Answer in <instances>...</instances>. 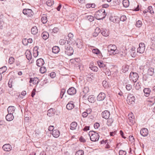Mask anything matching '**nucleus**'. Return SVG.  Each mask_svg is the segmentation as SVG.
<instances>
[{
	"label": "nucleus",
	"instance_id": "11",
	"mask_svg": "<svg viewBox=\"0 0 155 155\" xmlns=\"http://www.w3.org/2000/svg\"><path fill=\"white\" fill-rule=\"evenodd\" d=\"M134 117L132 113L128 115V119L129 120L130 125H133L135 122L134 119Z\"/></svg>",
	"mask_w": 155,
	"mask_h": 155
},
{
	"label": "nucleus",
	"instance_id": "29",
	"mask_svg": "<svg viewBox=\"0 0 155 155\" xmlns=\"http://www.w3.org/2000/svg\"><path fill=\"white\" fill-rule=\"evenodd\" d=\"M38 29L36 26L33 27L31 30V33L34 35H36L38 33Z\"/></svg>",
	"mask_w": 155,
	"mask_h": 155
},
{
	"label": "nucleus",
	"instance_id": "35",
	"mask_svg": "<svg viewBox=\"0 0 155 155\" xmlns=\"http://www.w3.org/2000/svg\"><path fill=\"white\" fill-rule=\"evenodd\" d=\"M147 73L150 76L153 75L154 73V69L152 68H149L147 71Z\"/></svg>",
	"mask_w": 155,
	"mask_h": 155
},
{
	"label": "nucleus",
	"instance_id": "6",
	"mask_svg": "<svg viewBox=\"0 0 155 155\" xmlns=\"http://www.w3.org/2000/svg\"><path fill=\"white\" fill-rule=\"evenodd\" d=\"M23 13L27 16L31 17L33 15V12L31 9H24L22 11Z\"/></svg>",
	"mask_w": 155,
	"mask_h": 155
},
{
	"label": "nucleus",
	"instance_id": "31",
	"mask_svg": "<svg viewBox=\"0 0 155 155\" xmlns=\"http://www.w3.org/2000/svg\"><path fill=\"white\" fill-rule=\"evenodd\" d=\"M26 56L28 60H31L32 58L31 53L29 51H27L25 53Z\"/></svg>",
	"mask_w": 155,
	"mask_h": 155
},
{
	"label": "nucleus",
	"instance_id": "9",
	"mask_svg": "<svg viewBox=\"0 0 155 155\" xmlns=\"http://www.w3.org/2000/svg\"><path fill=\"white\" fill-rule=\"evenodd\" d=\"M110 115V112L107 110H105L101 113L102 117L106 119H108Z\"/></svg>",
	"mask_w": 155,
	"mask_h": 155
},
{
	"label": "nucleus",
	"instance_id": "12",
	"mask_svg": "<svg viewBox=\"0 0 155 155\" xmlns=\"http://www.w3.org/2000/svg\"><path fill=\"white\" fill-rule=\"evenodd\" d=\"M140 134L143 137H145L148 134V131L147 129L143 128L140 130Z\"/></svg>",
	"mask_w": 155,
	"mask_h": 155
},
{
	"label": "nucleus",
	"instance_id": "10",
	"mask_svg": "<svg viewBox=\"0 0 155 155\" xmlns=\"http://www.w3.org/2000/svg\"><path fill=\"white\" fill-rule=\"evenodd\" d=\"M106 97V94L104 93H100L97 97V100L99 101H102L104 100Z\"/></svg>",
	"mask_w": 155,
	"mask_h": 155
},
{
	"label": "nucleus",
	"instance_id": "57",
	"mask_svg": "<svg viewBox=\"0 0 155 155\" xmlns=\"http://www.w3.org/2000/svg\"><path fill=\"white\" fill-rule=\"evenodd\" d=\"M22 43L24 45H27L28 43L27 39L26 38L24 39L22 41Z\"/></svg>",
	"mask_w": 155,
	"mask_h": 155
},
{
	"label": "nucleus",
	"instance_id": "53",
	"mask_svg": "<svg viewBox=\"0 0 155 155\" xmlns=\"http://www.w3.org/2000/svg\"><path fill=\"white\" fill-rule=\"evenodd\" d=\"M73 34L71 33H70L69 34H68V36L69 38V40H70V41H72V40L73 39Z\"/></svg>",
	"mask_w": 155,
	"mask_h": 155
},
{
	"label": "nucleus",
	"instance_id": "26",
	"mask_svg": "<svg viewBox=\"0 0 155 155\" xmlns=\"http://www.w3.org/2000/svg\"><path fill=\"white\" fill-rule=\"evenodd\" d=\"M77 125V124L76 122H72L70 124V129L72 130L76 129Z\"/></svg>",
	"mask_w": 155,
	"mask_h": 155
},
{
	"label": "nucleus",
	"instance_id": "13",
	"mask_svg": "<svg viewBox=\"0 0 155 155\" xmlns=\"http://www.w3.org/2000/svg\"><path fill=\"white\" fill-rule=\"evenodd\" d=\"M76 90L73 87H71L69 88L68 91L67 93L70 95H73L76 94Z\"/></svg>",
	"mask_w": 155,
	"mask_h": 155
},
{
	"label": "nucleus",
	"instance_id": "30",
	"mask_svg": "<svg viewBox=\"0 0 155 155\" xmlns=\"http://www.w3.org/2000/svg\"><path fill=\"white\" fill-rule=\"evenodd\" d=\"M101 33L102 35L105 37L108 36L109 35L108 31L106 29H103L101 30Z\"/></svg>",
	"mask_w": 155,
	"mask_h": 155
},
{
	"label": "nucleus",
	"instance_id": "58",
	"mask_svg": "<svg viewBox=\"0 0 155 155\" xmlns=\"http://www.w3.org/2000/svg\"><path fill=\"white\" fill-rule=\"evenodd\" d=\"M126 89L130 91L132 89V86L130 84H127L126 86Z\"/></svg>",
	"mask_w": 155,
	"mask_h": 155
},
{
	"label": "nucleus",
	"instance_id": "51",
	"mask_svg": "<svg viewBox=\"0 0 155 155\" xmlns=\"http://www.w3.org/2000/svg\"><path fill=\"white\" fill-rule=\"evenodd\" d=\"M142 24V22L140 20H138L137 22L136 23V26L138 28H140V27Z\"/></svg>",
	"mask_w": 155,
	"mask_h": 155
},
{
	"label": "nucleus",
	"instance_id": "24",
	"mask_svg": "<svg viewBox=\"0 0 155 155\" xmlns=\"http://www.w3.org/2000/svg\"><path fill=\"white\" fill-rule=\"evenodd\" d=\"M15 108L13 106H9L8 109L7 111L8 113L12 114L15 111Z\"/></svg>",
	"mask_w": 155,
	"mask_h": 155
},
{
	"label": "nucleus",
	"instance_id": "45",
	"mask_svg": "<svg viewBox=\"0 0 155 155\" xmlns=\"http://www.w3.org/2000/svg\"><path fill=\"white\" fill-rule=\"evenodd\" d=\"M65 90L64 89L62 88L61 89L60 96L61 98H62L63 97L64 94L65 93Z\"/></svg>",
	"mask_w": 155,
	"mask_h": 155
},
{
	"label": "nucleus",
	"instance_id": "42",
	"mask_svg": "<svg viewBox=\"0 0 155 155\" xmlns=\"http://www.w3.org/2000/svg\"><path fill=\"white\" fill-rule=\"evenodd\" d=\"M113 5H119L121 2V0H113Z\"/></svg>",
	"mask_w": 155,
	"mask_h": 155
},
{
	"label": "nucleus",
	"instance_id": "50",
	"mask_svg": "<svg viewBox=\"0 0 155 155\" xmlns=\"http://www.w3.org/2000/svg\"><path fill=\"white\" fill-rule=\"evenodd\" d=\"M109 20L111 21L114 22H116V16H111L109 18Z\"/></svg>",
	"mask_w": 155,
	"mask_h": 155
},
{
	"label": "nucleus",
	"instance_id": "32",
	"mask_svg": "<svg viewBox=\"0 0 155 155\" xmlns=\"http://www.w3.org/2000/svg\"><path fill=\"white\" fill-rule=\"evenodd\" d=\"M129 68V66L127 65H124L122 67V69L121 70L123 73H125L128 71Z\"/></svg>",
	"mask_w": 155,
	"mask_h": 155
},
{
	"label": "nucleus",
	"instance_id": "47",
	"mask_svg": "<svg viewBox=\"0 0 155 155\" xmlns=\"http://www.w3.org/2000/svg\"><path fill=\"white\" fill-rule=\"evenodd\" d=\"M84 154V151L83 150H80L76 152L75 155H83Z\"/></svg>",
	"mask_w": 155,
	"mask_h": 155
},
{
	"label": "nucleus",
	"instance_id": "55",
	"mask_svg": "<svg viewBox=\"0 0 155 155\" xmlns=\"http://www.w3.org/2000/svg\"><path fill=\"white\" fill-rule=\"evenodd\" d=\"M59 43L61 45H64L66 43V41L64 39H61L59 41Z\"/></svg>",
	"mask_w": 155,
	"mask_h": 155
},
{
	"label": "nucleus",
	"instance_id": "34",
	"mask_svg": "<svg viewBox=\"0 0 155 155\" xmlns=\"http://www.w3.org/2000/svg\"><path fill=\"white\" fill-rule=\"evenodd\" d=\"M88 100L89 102L91 103H94L95 100V97L94 96L92 95H91L88 97Z\"/></svg>",
	"mask_w": 155,
	"mask_h": 155
},
{
	"label": "nucleus",
	"instance_id": "1",
	"mask_svg": "<svg viewBox=\"0 0 155 155\" xmlns=\"http://www.w3.org/2000/svg\"><path fill=\"white\" fill-rule=\"evenodd\" d=\"M106 15V14L105 12V10L103 8L99 10L96 12L95 14V17L98 20L104 18Z\"/></svg>",
	"mask_w": 155,
	"mask_h": 155
},
{
	"label": "nucleus",
	"instance_id": "5",
	"mask_svg": "<svg viewBox=\"0 0 155 155\" xmlns=\"http://www.w3.org/2000/svg\"><path fill=\"white\" fill-rule=\"evenodd\" d=\"M65 54L68 56H71L73 54L74 50L72 47H71L69 45L65 46L64 51Z\"/></svg>",
	"mask_w": 155,
	"mask_h": 155
},
{
	"label": "nucleus",
	"instance_id": "38",
	"mask_svg": "<svg viewBox=\"0 0 155 155\" xmlns=\"http://www.w3.org/2000/svg\"><path fill=\"white\" fill-rule=\"evenodd\" d=\"M7 68L5 66H4L0 68V74H2L6 71Z\"/></svg>",
	"mask_w": 155,
	"mask_h": 155
},
{
	"label": "nucleus",
	"instance_id": "60",
	"mask_svg": "<svg viewBox=\"0 0 155 155\" xmlns=\"http://www.w3.org/2000/svg\"><path fill=\"white\" fill-rule=\"evenodd\" d=\"M91 69L94 71H97V67L95 66H92V67H90Z\"/></svg>",
	"mask_w": 155,
	"mask_h": 155
},
{
	"label": "nucleus",
	"instance_id": "48",
	"mask_svg": "<svg viewBox=\"0 0 155 155\" xmlns=\"http://www.w3.org/2000/svg\"><path fill=\"white\" fill-rule=\"evenodd\" d=\"M41 20L43 24L46 23L47 21V18L46 16H44L42 17Z\"/></svg>",
	"mask_w": 155,
	"mask_h": 155
},
{
	"label": "nucleus",
	"instance_id": "15",
	"mask_svg": "<svg viewBox=\"0 0 155 155\" xmlns=\"http://www.w3.org/2000/svg\"><path fill=\"white\" fill-rule=\"evenodd\" d=\"M2 148L5 151H9L11 150L12 147L10 144H6L3 146Z\"/></svg>",
	"mask_w": 155,
	"mask_h": 155
},
{
	"label": "nucleus",
	"instance_id": "59",
	"mask_svg": "<svg viewBox=\"0 0 155 155\" xmlns=\"http://www.w3.org/2000/svg\"><path fill=\"white\" fill-rule=\"evenodd\" d=\"M106 69H105V70H104V71H104L105 72L106 74L108 76H109L110 74V72L109 70L108 69L107 70H106Z\"/></svg>",
	"mask_w": 155,
	"mask_h": 155
},
{
	"label": "nucleus",
	"instance_id": "33",
	"mask_svg": "<svg viewBox=\"0 0 155 155\" xmlns=\"http://www.w3.org/2000/svg\"><path fill=\"white\" fill-rule=\"evenodd\" d=\"M59 48L58 46H55L53 47L52 51L53 53L57 54L59 52Z\"/></svg>",
	"mask_w": 155,
	"mask_h": 155
},
{
	"label": "nucleus",
	"instance_id": "8",
	"mask_svg": "<svg viewBox=\"0 0 155 155\" xmlns=\"http://www.w3.org/2000/svg\"><path fill=\"white\" fill-rule=\"evenodd\" d=\"M145 50V45L143 43H140L139 44V47L137 48V52L140 53H143Z\"/></svg>",
	"mask_w": 155,
	"mask_h": 155
},
{
	"label": "nucleus",
	"instance_id": "43",
	"mask_svg": "<svg viewBox=\"0 0 155 155\" xmlns=\"http://www.w3.org/2000/svg\"><path fill=\"white\" fill-rule=\"evenodd\" d=\"M149 98V101L150 102H151L152 104H153L155 102V97H150Z\"/></svg>",
	"mask_w": 155,
	"mask_h": 155
},
{
	"label": "nucleus",
	"instance_id": "25",
	"mask_svg": "<svg viewBox=\"0 0 155 155\" xmlns=\"http://www.w3.org/2000/svg\"><path fill=\"white\" fill-rule=\"evenodd\" d=\"M74 107V105L72 101L69 102L66 105V108L68 110H71Z\"/></svg>",
	"mask_w": 155,
	"mask_h": 155
},
{
	"label": "nucleus",
	"instance_id": "14",
	"mask_svg": "<svg viewBox=\"0 0 155 155\" xmlns=\"http://www.w3.org/2000/svg\"><path fill=\"white\" fill-rule=\"evenodd\" d=\"M39 80L38 78H31L30 79L29 83H32L33 84H38Z\"/></svg>",
	"mask_w": 155,
	"mask_h": 155
},
{
	"label": "nucleus",
	"instance_id": "46",
	"mask_svg": "<svg viewBox=\"0 0 155 155\" xmlns=\"http://www.w3.org/2000/svg\"><path fill=\"white\" fill-rule=\"evenodd\" d=\"M92 52L93 53L97 54H99L100 53V51L97 48L93 49L92 51Z\"/></svg>",
	"mask_w": 155,
	"mask_h": 155
},
{
	"label": "nucleus",
	"instance_id": "7",
	"mask_svg": "<svg viewBox=\"0 0 155 155\" xmlns=\"http://www.w3.org/2000/svg\"><path fill=\"white\" fill-rule=\"evenodd\" d=\"M135 100V97L133 95L131 94H129L127 97V102L130 105L134 103Z\"/></svg>",
	"mask_w": 155,
	"mask_h": 155
},
{
	"label": "nucleus",
	"instance_id": "39",
	"mask_svg": "<svg viewBox=\"0 0 155 155\" xmlns=\"http://www.w3.org/2000/svg\"><path fill=\"white\" fill-rule=\"evenodd\" d=\"M113 122V120L112 118H108L107 121V124L108 126H110L111 125L112 123Z\"/></svg>",
	"mask_w": 155,
	"mask_h": 155
},
{
	"label": "nucleus",
	"instance_id": "37",
	"mask_svg": "<svg viewBox=\"0 0 155 155\" xmlns=\"http://www.w3.org/2000/svg\"><path fill=\"white\" fill-rule=\"evenodd\" d=\"M122 3L123 6L125 7H127L129 5V2L128 0H123Z\"/></svg>",
	"mask_w": 155,
	"mask_h": 155
},
{
	"label": "nucleus",
	"instance_id": "20",
	"mask_svg": "<svg viewBox=\"0 0 155 155\" xmlns=\"http://www.w3.org/2000/svg\"><path fill=\"white\" fill-rule=\"evenodd\" d=\"M52 135L54 137L58 138L60 135V132L58 130H54L52 132Z\"/></svg>",
	"mask_w": 155,
	"mask_h": 155
},
{
	"label": "nucleus",
	"instance_id": "63",
	"mask_svg": "<svg viewBox=\"0 0 155 155\" xmlns=\"http://www.w3.org/2000/svg\"><path fill=\"white\" fill-rule=\"evenodd\" d=\"M140 86L139 83H137L136 86H135V88L136 89L138 90L140 88Z\"/></svg>",
	"mask_w": 155,
	"mask_h": 155
},
{
	"label": "nucleus",
	"instance_id": "27",
	"mask_svg": "<svg viewBox=\"0 0 155 155\" xmlns=\"http://www.w3.org/2000/svg\"><path fill=\"white\" fill-rule=\"evenodd\" d=\"M150 91V90L148 88H145L143 90L145 96L146 97H148L149 96Z\"/></svg>",
	"mask_w": 155,
	"mask_h": 155
},
{
	"label": "nucleus",
	"instance_id": "49",
	"mask_svg": "<svg viewBox=\"0 0 155 155\" xmlns=\"http://www.w3.org/2000/svg\"><path fill=\"white\" fill-rule=\"evenodd\" d=\"M15 59L13 57H10L9 58L8 60V63L10 64H13L14 62Z\"/></svg>",
	"mask_w": 155,
	"mask_h": 155
},
{
	"label": "nucleus",
	"instance_id": "4",
	"mask_svg": "<svg viewBox=\"0 0 155 155\" xmlns=\"http://www.w3.org/2000/svg\"><path fill=\"white\" fill-rule=\"evenodd\" d=\"M139 76L136 73L131 72L129 75V79L130 81L134 82H136L138 79Z\"/></svg>",
	"mask_w": 155,
	"mask_h": 155
},
{
	"label": "nucleus",
	"instance_id": "18",
	"mask_svg": "<svg viewBox=\"0 0 155 155\" xmlns=\"http://www.w3.org/2000/svg\"><path fill=\"white\" fill-rule=\"evenodd\" d=\"M37 65L39 67H41L44 64V60L41 58L38 59L36 61Z\"/></svg>",
	"mask_w": 155,
	"mask_h": 155
},
{
	"label": "nucleus",
	"instance_id": "22",
	"mask_svg": "<svg viewBox=\"0 0 155 155\" xmlns=\"http://www.w3.org/2000/svg\"><path fill=\"white\" fill-rule=\"evenodd\" d=\"M54 110L53 108H50L48 111L47 115L50 117L54 116Z\"/></svg>",
	"mask_w": 155,
	"mask_h": 155
},
{
	"label": "nucleus",
	"instance_id": "19",
	"mask_svg": "<svg viewBox=\"0 0 155 155\" xmlns=\"http://www.w3.org/2000/svg\"><path fill=\"white\" fill-rule=\"evenodd\" d=\"M130 53L131 56L132 57H135L136 56V53L135 51V48L134 47H132L130 50Z\"/></svg>",
	"mask_w": 155,
	"mask_h": 155
},
{
	"label": "nucleus",
	"instance_id": "40",
	"mask_svg": "<svg viewBox=\"0 0 155 155\" xmlns=\"http://www.w3.org/2000/svg\"><path fill=\"white\" fill-rule=\"evenodd\" d=\"M40 72L42 74H43L46 71V68L45 67H41L39 70Z\"/></svg>",
	"mask_w": 155,
	"mask_h": 155
},
{
	"label": "nucleus",
	"instance_id": "28",
	"mask_svg": "<svg viewBox=\"0 0 155 155\" xmlns=\"http://www.w3.org/2000/svg\"><path fill=\"white\" fill-rule=\"evenodd\" d=\"M41 36L44 39L46 40L49 37V35L48 32L44 31L42 33Z\"/></svg>",
	"mask_w": 155,
	"mask_h": 155
},
{
	"label": "nucleus",
	"instance_id": "52",
	"mask_svg": "<svg viewBox=\"0 0 155 155\" xmlns=\"http://www.w3.org/2000/svg\"><path fill=\"white\" fill-rule=\"evenodd\" d=\"M119 155H126L127 153L125 151L120 150L119 151Z\"/></svg>",
	"mask_w": 155,
	"mask_h": 155
},
{
	"label": "nucleus",
	"instance_id": "62",
	"mask_svg": "<svg viewBox=\"0 0 155 155\" xmlns=\"http://www.w3.org/2000/svg\"><path fill=\"white\" fill-rule=\"evenodd\" d=\"M150 48L152 51H155V44H152L150 46Z\"/></svg>",
	"mask_w": 155,
	"mask_h": 155
},
{
	"label": "nucleus",
	"instance_id": "23",
	"mask_svg": "<svg viewBox=\"0 0 155 155\" xmlns=\"http://www.w3.org/2000/svg\"><path fill=\"white\" fill-rule=\"evenodd\" d=\"M38 46H35L34 48L33 51V56L35 58L37 57L38 55Z\"/></svg>",
	"mask_w": 155,
	"mask_h": 155
},
{
	"label": "nucleus",
	"instance_id": "36",
	"mask_svg": "<svg viewBox=\"0 0 155 155\" xmlns=\"http://www.w3.org/2000/svg\"><path fill=\"white\" fill-rule=\"evenodd\" d=\"M101 32L100 29L97 27L95 29V32L93 33V36L95 37L97 36L100 32Z\"/></svg>",
	"mask_w": 155,
	"mask_h": 155
},
{
	"label": "nucleus",
	"instance_id": "16",
	"mask_svg": "<svg viewBox=\"0 0 155 155\" xmlns=\"http://www.w3.org/2000/svg\"><path fill=\"white\" fill-rule=\"evenodd\" d=\"M76 45L78 48H79L81 49L83 47V43L82 40L78 39L76 41Z\"/></svg>",
	"mask_w": 155,
	"mask_h": 155
},
{
	"label": "nucleus",
	"instance_id": "3",
	"mask_svg": "<svg viewBox=\"0 0 155 155\" xmlns=\"http://www.w3.org/2000/svg\"><path fill=\"white\" fill-rule=\"evenodd\" d=\"M108 52L113 54H117L119 52V51L117 49V47L115 45H110L108 46Z\"/></svg>",
	"mask_w": 155,
	"mask_h": 155
},
{
	"label": "nucleus",
	"instance_id": "21",
	"mask_svg": "<svg viewBox=\"0 0 155 155\" xmlns=\"http://www.w3.org/2000/svg\"><path fill=\"white\" fill-rule=\"evenodd\" d=\"M8 114L6 115L5 118L6 120L8 121H11L13 120L14 116L12 114L8 113Z\"/></svg>",
	"mask_w": 155,
	"mask_h": 155
},
{
	"label": "nucleus",
	"instance_id": "2",
	"mask_svg": "<svg viewBox=\"0 0 155 155\" xmlns=\"http://www.w3.org/2000/svg\"><path fill=\"white\" fill-rule=\"evenodd\" d=\"M89 135L90 137L91 140L92 141H97L99 138V134L94 131H90L89 133Z\"/></svg>",
	"mask_w": 155,
	"mask_h": 155
},
{
	"label": "nucleus",
	"instance_id": "44",
	"mask_svg": "<svg viewBox=\"0 0 155 155\" xmlns=\"http://www.w3.org/2000/svg\"><path fill=\"white\" fill-rule=\"evenodd\" d=\"M47 5L49 6H51L54 3V1L51 0H48L46 2Z\"/></svg>",
	"mask_w": 155,
	"mask_h": 155
},
{
	"label": "nucleus",
	"instance_id": "64",
	"mask_svg": "<svg viewBox=\"0 0 155 155\" xmlns=\"http://www.w3.org/2000/svg\"><path fill=\"white\" fill-rule=\"evenodd\" d=\"M58 30L59 29L57 27L54 28L52 30L53 32L54 33H57L58 31Z\"/></svg>",
	"mask_w": 155,
	"mask_h": 155
},
{
	"label": "nucleus",
	"instance_id": "61",
	"mask_svg": "<svg viewBox=\"0 0 155 155\" xmlns=\"http://www.w3.org/2000/svg\"><path fill=\"white\" fill-rule=\"evenodd\" d=\"M100 126L99 124L98 123H96L94 124V127L95 129H97Z\"/></svg>",
	"mask_w": 155,
	"mask_h": 155
},
{
	"label": "nucleus",
	"instance_id": "17",
	"mask_svg": "<svg viewBox=\"0 0 155 155\" xmlns=\"http://www.w3.org/2000/svg\"><path fill=\"white\" fill-rule=\"evenodd\" d=\"M97 64L99 67L101 68H102V70L103 71H105L104 70L107 69V67L103 62L99 61L97 62Z\"/></svg>",
	"mask_w": 155,
	"mask_h": 155
},
{
	"label": "nucleus",
	"instance_id": "54",
	"mask_svg": "<svg viewBox=\"0 0 155 155\" xmlns=\"http://www.w3.org/2000/svg\"><path fill=\"white\" fill-rule=\"evenodd\" d=\"M89 91V89L88 87H85L83 90V92L84 94H87Z\"/></svg>",
	"mask_w": 155,
	"mask_h": 155
},
{
	"label": "nucleus",
	"instance_id": "41",
	"mask_svg": "<svg viewBox=\"0 0 155 155\" xmlns=\"http://www.w3.org/2000/svg\"><path fill=\"white\" fill-rule=\"evenodd\" d=\"M87 19L90 21L92 22L94 20V17L91 15H88L87 16Z\"/></svg>",
	"mask_w": 155,
	"mask_h": 155
},
{
	"label": "nucleus",
	"instance_id": "56",
	"mask_svg": "<svg viewBox=\"0 0 155 155\" xmlns=\"http://www.w3.org/2000/svg\"><path fill=\"white\" fill-rule=\"evenodd\" d=\"M126 19L127 17L125 15H122L120 18V20L123 21H126Z\"/></svg>",
	"mask_w": 155,
	"mask_h": 155
}]
</instances>
